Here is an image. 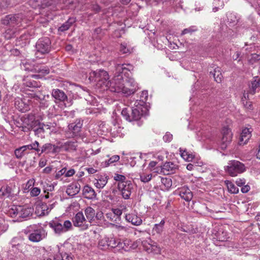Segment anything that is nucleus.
<instances>
[{"mask_svg": "<svg viewBox=\"0 0 260 260\" xmlns=\"http://www.w3.org/2000/svg\"><path fill=\"white\" fill-rule=\"evenodd\" d=\"M236 184L239 186H242L243 185H245L246 183V180L244 178H238L236 181Z\"/></svg>", "mask_w": 260, "mask_h": 260, "instance_id": "nucleus-64", "label": "nucleus"}, {"mask_svg": "<svg viewBox=\"0 0 260 260\" xmlns=\"http://www.w3.org/2000/svg\"><path fill=\"white\" fill-rule=\"evenodd\" d=\"M19 191V187L15 181L7 182L0 188V198L12 199L18 194Z\"/></svg>", "mask_w": 260, "mask_h": 260, "instance_id": "nucleus-5", "label": "nucleus"}, {"mask_svg": "<svg viewBox=\"0 0 260 260\" xmlns=\"http://www.w3.org/2000/svg\"><path fill=\"white\" fill-rule=\"evenodd\" d=\"M119 50L122 54H129L131 53V50L128 47L127 44L123 43L120 45Z\"/></svg>", "mask_w": 260, "mask_h": 260, "instance_id": "nucleus-48", "label": "nucleus"}, {"mask_svg": "<svg viewBox=\"0 0 260 260\" xmlns=\"http://www.w3.org/2000/svg\"><path fill=\"white\" fill-rule=\"evenodd\" d=\"M260 60V55L256 53L251 54L248 57V62L251 64H253Z\"/></svg>", "mask_w": 260, "mask_h": 260, "instance_id": "nucleus-45", "label": "nucleus"}, {"mask_svg": "<svg viewBox=\"0 0 260 260\" xmlns=\"http://www.w3.org/2000/svg\"><path fill=\"white\" fill-rule=\"evenodd\" d=\"M108 177L105 175L98 176L97 179L94 180V184L98 188L101 189L104 187L107 183Z\"/></svg>", "mask_w": 260, "mask_h": 260, "instance_id": "nucleus-26", "label": "nucleus"}, {"mask_svg": "<svg viewBox=\"0 0 260 260\" xmlns=\"http://www.w3.org/2000/svg\"><path fill=\"white\" fill-rule=\"evenodd\" d=\"M246 167L240 161L236 160H230L225 167V172L231 176L235 177L245 172Z\"/></svg>", "mask_w": 260, "mask_h": 260, "instance_id": "nucleus-7", "label": "nucleus"}, {"mask_svg": "<svg viewBox=\"0 0 260 260\" xmlns=\"http://www.w3.org/2000/svg\"><path fill=\"white\" fill-rule=\"evenodd\" d=\"M84 213L88 223H91L95 218V211L94 209L91 207H87L84 209Z\"/></svg>", "mask_w": 260, "mask_h": 260, "instance_id": "nucleus-31", "label": "nucleus"}, {"mask_svg": "<svg viewBox=\"0 0 260 260\" xmlns=\"http://www.w3.org/2000/svg\"><path fill=\"white\" fill-rule=\"evenodd\" d=\"M49 226L53 230L54 233L58 236L71 231L73 229L72 223L69 220L63 221L55 219L49 222Z\"/></svg>", "mask_w": 260, "mask_h": 260, "instance_id": "nucleus-4", "label": "nucleus"}, {"mask_svg": "<svg viewBox=\"0 0 260 260\" xmlns=\"http://www.w3.org/2000/svg\"><path fill=\"white\" fill-rule=\"evenodd\" d=\"M114 178V180H115L116 181H119V182H122L126 181H125L126 179V177L124 175H122L116 174H115Z\"/></svg>", "mask_w": 260, "mask_h": 260, "instance_id": "nucleus-58", "label": "nucleus"}, {"mask_svg": "<svg viewBox=\"0 0 260 260\" xmlns=\"http://www.w3.org/2000/svg\"><path fill=\"white\" fill-rule=\"evenodd\" d=\"M37 71L38 73H41L43 75L48 74L50 72V69L48 67L43 66L39 68Z\"/></svg>", "mask_w": 260, "mask_h": 260, "instance_id": "nucleus-54", "label": "nucleus"}, {"mask_svg": "<svg viewBox=\"0 0 260 260\" xmlns=\"http://www.w3.org/2000/svg\"><path fill=\"white\" fill-rule=\"evenodd\" d=\"M51 95L56 100L60 102H64L68 100V96L65 92L59 89H53L51 92Z\"/></svg>", "mask_w": 260, "mask_h": 260, "instance_id": "nucleus-23", "label": "nucleus"}, {"mask_svg": "<svg viewBox=\"0 0 260 260\" xmlns=\"http://www.w3.org/2000/svg\"><path fill=\"white\" fill-rule=\"evenodd\" d=\"M125 219L127 222L136 226L140 225L142 223L141 217L135 211L125 214Z\"/></svg>", "mask_w": 260, "mask_h": 260, "instance_id": "nucleus-18", "label": "nucleus"}, {"mask_svg": "<svg viewBox=\"0 0 260 260\" xmlns=\"http://www.w3.org/2000/svg\"><path fill=\"white\" fill-rule=\"evenodd\" d=\"M49 106V103L47 101L42 100L40 102V107L42 109H45Z\"/></svg>", "mask_w": 260, "mask_h": 260, "instance_id": "nucleus-63", "label": "nucleus"}, {"mask_svg": "<svg viewBox=\"0 0 260 260\" xmlns=\"http://www.w3.org/2000/svg\"><path fill=\"white\" fill-rule=\"evenodd\" d=\"M14 105L16 108L21 112H25L27 110L28 105L19 97L15 99Z\"/></svg>", "mask_w": 260, "mask_h": 260, "instance_id": "nucleus-28", "label": "nucleus"}, {"mask_svg": "<svg viewBox=\"0 0 260 260\" xmlns=\"http://www.w3.org/2000/svg\"><path fill=\"white\" fill-rule=\"evenodd\" d=\"M180 152L181 157L186 161H191L194 158V155L191 152L187 151L186 149L183 150L180 148Z\"/></svg>", "mask_w": 260, "mask_h": 260, "instance_id": "nucleus-36", "label": "nucleus"}, {"mask_svg": "<svg viewBox=\"0 0 260 260\" xmlns=\"http://www.w3.org/2000/svg\"><path fill=\"white\" fill-rule=\"evenodd\" d=\"M141 244V239H139L136 241L133 242L132 241L131 244L130 245V250L135 249Z\"/></svg>", "mask_w": 260, "mask_h": 260, "instance_id": "nucleus-60", "label": "nucleus"}, {"mask_svg": "<svg viewBox=\"0 0 260 260\" xmlns=\"http://www.w3.org/2000/svg\"><path fill=\"white\" fill-rule=\"evenodd\" d=\"M210 74L213 75L215 81L217 83H220L223 78L222 75L221 74L220 68H216L214 69V72L212 73L210 72Z\"/></svg>", "mask_w": 260, "mask_h": 260, "instance_id": "nucleus-39", "label": "nucleus"}, {"mask_svg": "<svg viewBox=\"0 0 260 260\" xmlns=\"http://www.w3.org/2000/svg\"><path fill=\"white\" fill-rule=\"evenodd\" d=\"M23 146V149H24L26 151L27 149L30 150H35V151L37 152L38 153H39V147L40 144L39 143L35 141L34 142L32 143L31 144L24 145Z\"/></svg>", "mask_w": 260, "mask_h": 260, "instance_id": "nucleus-38", "label": "nucleus"}, {"mask_svg": "<svg viewBox=\"0 0 260 260\" xmlns=\"http://www.w3.org/2000/svg\"><path fill=\"white\" fill-rule=\"evenodd\" d=\"M93 77L95 78V80L96 81L101 85H105V87L109 86V76L107 71L103 70H100L99 71H93L92 73Z\"/></svg>", "mask_w": 260, "mask_h": 260, "instance_id": "nucleus-14", "label": "nucleus"}, {"mask_svg": "<svg viewBox=\"0 0 260 260\" xmlns=\"http://www.w3.org/2000/svg\"><path fill=\"white\" fill-rule=\"evenodd\" d=\"M77 146L76 142L68 141L61 144L59 147H60V151L62 150L65 151L71 152L75 151Z\"/></svg>", "mask_w": 260, "mask_h": 260, "instance_id": "nucleus-29", "label": "nucleus"}, {"mask_svg": "<svg viewBox=\"0 0 260 260\" xmlns=\"http://www.w3.org/2000/svg\"><path fill=\"white\" fill-rule=\"evenodd\" d=\"M172 139L173 135L169 132L166 133L163 137V140L165 142H170L172 141Z\"/></svg>", "mask_w": 260, "mask_h": 260, "instance_id": "nucleus-62", "label": "nucleus"}, {"mask_svg": "<svg viewBox=\"0 0 260 260\" xmlns=\"http://www.w3.org/2000/svg\"><path fill=\"white\" fill-rule=\"evenodd\" d=\"M132 66L130 64H116L115 66L114 77L107 87L112 92H121L124 94L125 78Z\"/></svg>", "mask_w": 260, "mask_h": 260, "instance_id": "nucleus-1", "label": "nucleus"}, {"mask_svg": "<svg viewBox=\"0 0 260 260\" xmlns=\"http://www.w3.org/2000/svg\"><path fill=\"white\" fill-rule=\"evenodd\" d=\"M176 191L182 199L187 202L190 201L192 198V192L187 186H184L179 188Z\"/></svg>", "mask_w": 260, "mask_h": 260, "instance_id": "nucleus-19", "label": "nucleus"}, {"mask_svg": "<svg viewBox=\"0 0 260 260\" xmlns=\"http://www.w3.org/2000/svg\"><path fill=\"white\" fill-rule=\"evenodd\" d=\"M222 135L220 147L222 149H225L232 141V133L229 128L223 127L222 130Z\"/></svg>", "mask_w": 260, "mask_h": 260, "instance_id": "nucleus-17", "label": "nucleus"}, {"mask_svg": "<svg viewBox=\"0 0 260 260\" xmlns=\"http://www.w3.org/2000/svg\"><path fill=\"white\" fill-rule=\"evenodd\" d=\"M132 240L129 239H124L122 240V250L125 251H128L130 250V245L131 244Z\"/></svg>", "mask_w": 260, "mask_h": 260, "instance_id": "nucleus-44", "label": "nucleus"}, {"mask_svg": "<svg viewBox=\"0 0 260 260\" xmlns=\"http://www.w3.org/2000/svg\"><path fill=\"white\" fill-rule=\"evenodd\" d=\"M25 149H23V146L20 147L15 150V155L17 158H21L24 156Z\"/></svg>", "mask_w": 260, "mask_h": 260, "instance_id": "nucleus-49", "label": "nucleus"}, {"mask_svg": "<svg viewBox=\"0 0 260 260\" xmlns=\"http://www.w3.org/2000/svg\"><path fill=\"white\" fill-rule=\"evenodd\" d=\"M177 169V166L172 162H166L161 167V172L165 175L173 174Z\"/></svg>", "mask_w": 260, "mask_h": 260, "instance_id": "nucleus-21", "label": "nucleus"}, {"mask_svg": "<svg viewBox=\"0 0 260 260\" xmlns=\"http://www.w3.org/2000/svg\"><path fill=\"white\" fill-rule=\"evenodd\" d=\"M52 0H29V5L34 8H41L51 5Z\"/></svg>", "mask_w": 260, "mask_h": 260, "instance_id": "nucleus-22", "label": "nucleus"}, {"mask_svg": "<svg viewBox=\"0 0 260 260\" xmlns=\"http://www.w3.org/2000/svg\"><path fill=\"white\" fill-rule=\"evenodd\" d=\"M230 237L228 236V233L222 230L216 231L214 235L213 236V239H215L219 242H226L228 241Z\"/></svg>", "mask_w": 260, "mask_h": 260, "instance_id": "nucleus-27", "label": "nucleus"}, {"mask_svg": "<svg viewBox=\"0 0 260 260\" xmlns=\"http://www.w3.org/2000/svg\"><path fill=\"white\" fill-rule=\"evenodd\" d=\"M41 192V190L38 187H33L30 190V195L32 197H37Z\"/></svg>", "mask_w": 260, "mask_h": 260, "instance_id": "nucleus-59", "label": "nucleus"}, {"mask_svg": "<svg viewBox=\"0 0 260 260\" xmlns=\"http://www.w3.org/2000/svg\"><path fill=\"white\" fill-rule=\"evenodd\" d=\"M197 30V28L194 26H192L188 28L184 29L182 31L181 35L183 36V35L187 34H191L192 32H193Z\"/></svg>", "mask_w": 260, "mask_h": 260, "instance_id": "nucleus-51", "label": "nucleus"}, {"mask_svg": "<svg viewBox=\"0 0 260 260\" xmlns=\"http://www.w3.org/2000/svg\"><path fill=\"white\" fill-rule=\"evenodd\" d=\"M24 84L26 86L29 87H38L39 86L38 83L34 80H27Z\"/></svg>", "mask_w": 260, "mask_h": 260, "instance_id": "nucleus-55", "label": "nucleus"}, {"mask_svg": "<svg viewBox=\"0 0 260 260\" xmlns=\"http://www.w3.org/2000/svg\"><path fill=\"white\" fill-rule=\"evenodd\" d=\"M229 191L232 193H237L239 192V188L233 183L230 182L227 183Z\"/></svg>", "mask_w": 260, "mask_h": 260, "instance_id": "nucleus-50", "label": "nucleus"}, {"mask_svg": "<svg viewBox=\"0 0 260 260\" xmlns=\"http://www.w3.org/2000/svg\"><path fill=\"white\" fill-rule=\"evenodd\" d=\"M141 244L143 249L149 253L159 254L161 249L157 244L150 238L141 239Z\"/></svg>", "mask_w": 260, "mask_h": 260, "instance_id": "nucleus-9", "label": "nucleus"}, {"mask_svg": "<svg viewBox=\"0 0 260 260\" xmlns=\"http://www.w3.org/2000/svg\"><path fill=\"white\" fill-rule=\"evenodd\" d=\"M83 125V121L80 119H77L74 122L68 125L67 135L69 137H74L79 135Z\"/></svg>", "mask_w": 260, "mask_h": 260, "instance_id": "nucleus-15", "label": "nucleus"}, {"mask_svg": "<svg viewBox=\"0 0 260 260\" xmlns=\"http://www.w3.org/2000/svg\"><path fill=\"white\" fill-rule=\"evenodd\" d=\"M165 223V220L162 219L159 223L155 224L152 229L153 235H155V234H157L160 236L164 231Z\"/></svg>", "mask_w": 260, "mask_h": 260, "instance_id": "nucleus-32", "label": "nucleus"}, {"mask_svg": "<svg viewBox=\"0 0 260 260\" xmlns=\"http://www.w3.org/2000/svg\"><path fill=\"white\" fill-rule=\"evenodd\" d=\"M129 72L126 74V76H124L125 78V86L124 95L128 96L134 93L138 88V84L134 79L129 77Z\"/></svg>", "mask_w": 260, "mask_h": 260, "instance_id": "nucleus-12", "label": "nucleus"}, {"mask_svg": "<svg viewBox=\"0 0 260 260\" xmlns=\"http://www.w3.org/2000/svg\"><path fill=\"white\" fill-rule=\"evenodd\" d=\"M112 212L113 213L114 218H115L114 222L116 223H118L120 221L121 215L122 213V210L118 208L112 209Z\"/></svg>", "mask_w": 260, "mask_h": 260, "instance_id": "nucleus-41", "label": "nucleus"}, {"mask_svg": "<svg viewBox=\"0 0 260 260\" xmlns=\"http://www.w3.org/2000/svg\"><path fill=\"white\" fill-rule=\"evenodd\" d=\"M54 186L52 184H48L45 183L43 185V189L44 192H46L47 191H52L54 190Z\"/></svg>", "mask_w": 260, "mask_h": 260, "instance_id": "nucleus-57", "label": "nucleus"}, {"mask_svg": "<svg viewBox=\"0 0 260 260\" xmlns=\"http://www.w3.org/2000/svg\"><path fill=\"white\" fill-rule=\"evenodd\" d=\"M118 189L121 192V194L124 199H129L133 189V185L131 181L118 182Z\"/></svg>", "mask_w": 260, "mask_h": 260, "instance_id": "nucleus-13", "label": "nucleus"}, {"mask_svg": "<svg viewBox=\"0 0 260 260\" xmlns=\"http://www.w3.org/2000/svg\"><path fill=\"white\" fill-rule=\"evenodd\" d=\"M16 29V28L13 29L9 28L7 29L4 34V37L7 40L15 37L16 36V34L17 33Z\"/></svg>", "mask_w": 260, "mask_h": 260, "instance_id": "nucleus-42", "label": "nucleus"}, {"mask_svg": "<svg viewBox=\"0 0 260 260\" xmlns=\"http://www.w3.org/2000/svg\"><path fill=\"white\" fill-rule=\"evenodd\" d=\"M251 136V132L249 128H244L240 135L239 144L240 145L246 144Z\"/></svg>", "mask_w": 260, "mask_h": 260, "instance_id": "nucleus-24", "label": "nucleus"}, {"mask_svg": "<svg viewBox=\"0 0 260 260\" xmlns=\"http://www.w3.org/2000/svg\"><path fill=\"white\" fill-rule=\"evenodd\" d=\"M108 241L109 237L105 236L101 239L98 242V248L101 250H106L109 248Z\"/></svg>", "mask_w": 260, "mask_h": 260, "instance_id": "nucleus-34", "label": "nucleus"}, {"mask_svg": "<svg viewBox=\"0 0 260 260\" xmlns=\"http://www.w3.org/2000/svg\"><path fill=\"white\" fill-rule=\"evenodd\" d=\"M72 247L70 243L57 245L55 248L58 253L57 254L58 260H73L74 255L69 251L70 248Z\"/></svg>", "mask_w": 260, "mask_h": 260, "instance_id": "nucleus-8", "label": "nucleus"}, {"mask_svg": "<svg viewBox=\"0 0 260 260\" xmlns=\"http://www.w3.org/2000/svg\"><path fill=\"white\" fill-rule=\"evenodd\" d=\"M51 41L48 37L42 38L37 41L36 47V52L35 55L36 57L42 58L40 55H45L48 54L51 48Z\"/></svg>", "mask_w": 260, "mask_h": 260, "instance_id": "nucleus-6", "label": "nucleus"}, {"mask_svg": "<svg viewBox=\"0 0 260 260\" xmlns=\"http://www.w3.org/2000/svg\"><path fill=\"white\" fill-rule=\"evenodd\" d=\"M72 222L74 226L79 228L81 231L87 230L90 225L81 211L77 212L72 218Z\"/></svg>", "mask_w": 260, "mask_h": 260, "instance_id": "nucleus-11", "label": "nucleus"}, {"mask_svg": "<svg viewBox=\"0 0 260 260\" xmlns=\"http://www.w3.org/2000/svg\"><path fill=\"white\" fill-rule=\"evenodd\" d=\"M253 81L251 82V91L252 94L255 93V90L257 87H260V77L257 76L253 78Z\"/></svg>", "mask_w": 260, "mask_h": 260, "instance_id": "nucleus-40", "label": "nucleus"}, {"mask_svg": "<svg viewBox=\"0 0 260 260\" xmlns=\"http://www.w3.org/2000/svg\"><path fill=\"white\" fill-rule=\"evenodd\" d=\"M80 190V185L79 183L72 184L68 186L66 192L71 196L73 197L77 194Z\"/></svg>", "mask_w": 260, "mask_h": 260, "instance_id": "nucleus-30", "label": "nucleus"}, {"mask_svg": "<svg viewBox=\"0 0 260 260\" xmlns=\"http://www.w3.org/2000/svg\"><path fill=\"white\" fill-rule=\"evenodd\" d=\"M76 21L75 18L72 17L68 19V20L62 24L58 28L60 31H64L69 29L72 25Z\"/></svg>", "mask_w": 260, "mask_h": 260, "instance_id": "nucleus-33", "label": "nucleus"}, {"mask_svg": "<svg viewBox=\"0 0 260 260\" xmlns=\"http://www.w3.org/2000/svg\"><path fill=\"white\" fill-rule=\"evenodd\" d=\"M34 208L27 206H14L9 211V213L12 218L22 221L32 216Z\"/></svg>", "mask_w": 260, "mask_h": 260, "instance_id": "nucleus-3", "label": "nucleus"}, {"mask_svg": "<svg viewBox=\"0 0 260 260\" xmlns=\"http://www.w3.org/2000/svg\"><path fill=\"white\" fill-rule=\"evenodd\" d=\"M120 157L118 155H115L110 157L108 161V165L112 164L119 160Z\"/></svg>", "mask_w": 260, "mask_h": 260, "instance_id": "nucleus-61", "label": "nucleus"}, {"mask_svg": "<svg viewBox=\"0 0 260 260\" xmlns=\"http://www.w3.org/2000/svg\"><path fill=\"white\" fill-rule=\"evenodd\" d=\"M29 128L34 129L35 135L38 137H43L45 133V129H50L49 125L40 123L38 120L34 121Z\"/></svg>", "mask_w": 260, "mask_h": 260, "instance_id": "nucleus-16", "label": "nucleus"}, {"mask_svg": "<svg viewBox=\"0 0 260 260\" xmlns=\"http://www.w3.org/2000/svg\"><path fill=\"white\" fill-rule=\"evenodd\" d=\"M19 2V0H6L3 1L0 4V9L3 10L8 7H13L16 5Z\"/></svg>", "mask_w": 260, "mask_h": 260, "instance_id": "nucleus-37", "label": "nucleus"}, {"mask_svg": "<svg viewBox=\"0 0 260 260\" xmlns=\"http://www.w3.org/2000/svg\"><path fill=\"white\" fill-rule=\"evenodd\" d=\"M131 110V118L130 121H137L141 118L142 114L139 110L136 108L133 109L130 108Z\"/></svg>", "mask_w": 260, "mask_h": 260, "instance_id": "nucleus-35", "label": "nucleus"}, {"mask_svg": "<svg viewBox=\"0 0 260 260\" xmlns=\"http://www.w3.org/2000/svg\"><path fill=\"white\" fill-rule=\"evenodd\" d=\"M2 23L10 27H20L22 26V15L21 14L8 15L2 19Z\"/></svg>", "mask_w": 260, "mask_h": 260, "instance_id": "nucleus-10", "label": "nucleus"}, {"mask_svg": "<svg viewBox=\"0 0 260 260\" xmlns=\"http://www.w3.org/2000/svg\"><path fill=\"white\" fill-rule=\"evenodd\" d=\"M151 174H142L140 175L141 181L144 183L149 182L151 179Z\"/></svg>", "mask_w": 260, "mask_h": 260, "instance_id": "nucleus-52", "label": "nucleus"}, {"mask_svg": "<svg viewBox=\"0 0 260 260\" xmlns=\"http://www.w3.org/2000/svg\"><path fill=\"white\" fill-rule=\"evenodd\" d=\"M118 240V239L115 238L113 236L109 237V248H116Z\"/></svg>", "mask_w": 260, "mask_h": 260, "instance_id": "nucleus-47", "label": "nucleus"}, {"mask_svg": "<svg viewBox=\"0 0 260 260\" xmlns=\"http://www.w3.org/2000/svg\"><path fill=\"white\" fill-rule=\"evenodd\" d=\"M131 110L130 108H123L121 111V115L127 121H130L131 118Z\"/></svg>", "mask_w": 260, "mask_h": 260, "instance_id": "nucleus-46", "label": "nucleus"}, {"mask_svg": "<svg viewBox=\"0 0 260 260\" xmlns=\"http://www.w3.org/2000/svg\"><path fill=\"white\" fill-rule=\"evenodd\" d=\"M60 152V147L58 146L52 144L51 143H46L44 144L41 149L39 148V154L43 153H56Z\"/></svg>", "mask_w": 260, "mask_h": 260, "instance_id": "nucleus-20", "label": "nucleus"}, {"mask_svg": "<svg viewBox=\"0 0 260 260\" xmlns=\"http://www.w3.org/2000/svg\"><path fill=\"white\" fill-rule=\"evenodd\" d=\"M161 182L166 189H169L172 185V181L171 179L170 178H161Z\"/></svg>", "mask_w": 260, "mask_h": 260, "instance_id": "nucleus-43", "label": "nucleus"}, {"mask_svg": "<svg viewBox=\"0 0 260 260\" xmlns=\"http://www.w3.org/2000/svg\"><path fill=\"white\" fill-rule=\"evenodd\" d=\"M83 194L84 197L89 200H92L96 198V194L94 190L89 185H86L83 189Z\"/></svg>", "mask_w": 260, "mask_h": 260, "instance_id": "nucleus-25", "label": "nucleus"}, {"mask_svg": "<svg viewBox=\"0 0 260 260\" xmlns=\"http://www.w3.org/2000/svg\"><path fill=\"white\" fill-rule=\"evenodd\" d=\"M141 100L140 101L141 104L140 105L143 106L145 104L146 101L147 100L148 98V92L147 91H143L142 92L141 95Z\"/></svg>", "mask_w": 260, "mask_h": 260, "instance_id": "nucleus-56", "label": "nucleus"}, {"mask_svg": "<svg viewBox=\"0 0 260 260\" xmlns=\"http://www.w3.org/2000/svg\"><path fill=\"white\" fill-rule=\"evenodd\" d=\"M24 233L28 235V240L34 243L41 241L46 236L45 231L37 224L30 225L27 226L24 229Z\"/></svg>", "mask_w": 260, "mask_h": 260, "instance_id": "nucleus-2", "label": "nucleus"}, {"mask_svg": "<svg viewBox=\"0 0 260 260\" xmlns=\"http://www.w3.org/2000/svg\"><path fill=\"white\" fill-rule=\"evenodd\" d=\"M40 208L41 209L42 213L41 214L43 215L48 214V213L51 211V208H49L47 207V205L46 204L42 203L41 205L40 206Z\"/></svg>", "mask_w": 260, "mask_h": 260, "instance_id": "nucleus-53", "label": "nucleus"}]
</instances>
